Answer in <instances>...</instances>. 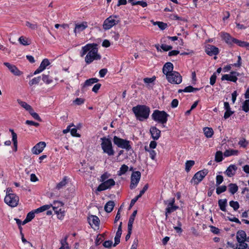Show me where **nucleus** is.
<instances>
[{"label": "nucleus", "instance_id": "6ab92c4d", "mask_svg": "<svg viewBox=\"0 0 249 249\" xmlns=\"http://www.w3.org/2000/svg\"><path fill=\"white\" fill-rule=\"evenodd\" d=\"M237 169V167H236V165H231L228 167L225 173L228 177H231L233 176V175H234Z\"/></svg>", "mask_w": 249, "mask_h": 249}, {"label": "nucleus", "instance_id": "09e8293b", "mask_svg": "<svg viewBox=\"0 0 249 249\" xmlns=\"http://www.w3.org/2000/svg\"><path fill=\"white\" fill-rule=\"evenodd\" d=\"M26 26L32 30H36L37 28V25L36 23H32L29 21L26 22Z\"/></svg>", "mask_w": 249, "mask_h": 249}, {"label": "nucleus", "instance_id": "052dcab7", "mask_svg": "<svg viewBox=\"0 0 249 249\" xmlns=\"http://www.w3.org/2000/svg\"><path fill=\"white\" fill-rule=\"evenodd\" d=\"M140 5L142 7H146L147 5V4L146 2L142 1H136L135 2H132V5Z\"/></svg>", "mask_w": 249, "mask_h": 249}, {"label": "nucleus", "instance_id": "58836bf2", "mask_svg": "<svg viewBox=\"0 0 249 249\" xmlns=\"http://www.w3.org/2000/svg\"><path fill=\"white\" fill-rule=\"evenodd\" d=\"M41 80V76H38L36 77H35L30 80L29 82V84L30 86H32L34 85H36L39 83Z\"/></svg>", "mask_w": 249, "mask_h": 249}, {"label": "nucleus", "instance_id": "c85d7f7f", "mask_svg": "<svg viewBox=\"0 0 249 249\" xmlns=\"http://www.w3.org/2000/svg\"><path fill=\"white\" fill-rule=\"evenodd\" d=\"M17 101H18V103L22 107L24 108L26 110L29 111H30L32 109V107L30 105H29V104H28L27 103H26L25 102L19 100H18Z\"/></svg>", "mask_w": 249, "mask_h": 249}, {"label": "nucleus", "instance_id": "412c9836", "mask_svg": "<svg viewBox=\"0 0 249 249\" xmlns=\"http://www.w3.org/2000/svg\"><path fill=\"white\" fill-rule=\"evenodd\" d=\"M222 38L225 40L227 43H235V40L236 39L232 38L229 34L223 33L221 35Z\"/></svg>", "mask_w": 249, "mask_h": 249}, {"label": "nucleus", "instance_id": "49530a36", "mask_svg": "<svg viewBox=\"0 0 249 249\" xmlns=\"http://www.w3.org/2000/svg\"><path fill=\"white\" fill-rule=\"evenodd\" d=\"M238 243V245H237L236 249H246L248 247V245L245 241H241Z\"/></svg>", "mask_w": 249, "mask_h": 249}, {"label": "nucleus", "instance_id": "5701e85b", "mask_svg": "<svg viewBox=\"0 0 249 249\" xmlns=\"http://www.w3.org/2000/svg\"><path fill=\"white\" fill-rule=\"evenodd\" d=\"M115 204L114 201H108L105 206V210L107 213H110L114 207Z\"/></svg>", "mask_w": 249, "mask_h": 249}, {"label": "nucleus", "instance_id": "4468645a", "mask_svg": "<svg viewBox=\"0 0 249 249\" xmlns=\"http://www.w3.org/2000/svg\"><path fill=\"white\" fill-rule=\"evenodd\" d=\"M151 137L154 140H158L160 136L161 131L156 126H151L149 130Z\"/></svg>", "mask_w": 249, "mask_h": 249}, {"label": "nucleus", "instance_id": "680f3d73", "mask_svg": "<svg viewBox=\"0 0 249 249\" xmlns=\"http://www.w3.org/2000/svg\"><path fill=\"white\" fill-rule=\"evenodd\" d=\"M85 100L81 98H77L73 101V103L77 105H82L84 103Z\"/></svg>", "mask_w": 249, "mask_h": 249}, {"label": "nucleus", "instance_id": "ea45409f", "mask_svg": "<svg viewBox=\"0 0 249 249\" xmlns=\"http://www.w3.org/2000/svg\"><path fill=\"white\" fill-rule=\"evenodd\" d=\"M223 160V154L220 151L216 152L215 156V160L216 162H220Z\"/></svg>", "mask_w": 249, "mask_h": 249}, {"label": "nucleus", "instance_id": "6e6552de", "mask_svg": "<svg viewBox=\"0 0 249 249\" xmlns=\"http://www.w3.org/2000/svg\"><path fill=\"white\" fill-rule=\"evenodd\" d=\"M19 198L16 194L6 195L4 202L11 207H16L18 203Z\"/></svg>", "mask_w": 249, "mask_h": 249}, {"label": "nucleus", "instance_id": "2eb2a0df", "mask_svg": "<svg viewBox=\"0 0 249 249\" xmlns=\"http://www.w3.org/2000/svg\"><path fill=\"white\" fill-rule=\"evenodd\" d=\"M88 221L89 225L92 228L98 227L99 225L100 220L95 215H91L89 216L88 217Z\"/></svg>", "mask_w": 249, "mask_h": 249}, {"label": "nucleus", "instance_id": "1a4fd4ad", "mask_svg": "<svg viewBox=\"0 0 249 249\" xmlns=\"http://www.w3.org/2000/svg\"><path fill=\"white\" fill-rule=\"evenodd\" d=\"M115 182L113 179L109 178L105 181L103 183H101L98 187L97 191L101 192L102 191L106 190L108 189H110L111 187L114 186Z\"/></svg>", "mask_w": 249, "mask_h": 249}, {"label": "nucleus", "instance_id": "f704fd0d", "mask_svg": "<svg viewBox=\"0 0 249 249\" xmlns=\"http://www.w3.org/2000/svg\"><path fill=\"white\" fill-rule=\"evenodd\" d=\"M128 167L125 164H123V165H122L120 169V170L118 171V175L122 176L124 174L128 171Z\"/></svg>", "mask_w": 249, "mask_h": 249}, {"label": "nucleus", "instance_id": "2f4dec72", "mask_svg": "<svg viewBox=\"0 0 249 249\" xmlns=\"http://www.w3.org/2000/svg\"><path fill=\"white\" fill-rule=\"evenodd\" d=\"M137 211L136 210V211H134L133 212L132 214L131 215V216L129 218V221H128V227H131V228L133 227V222L134 221L135 217L137 214Z\"/></svg>", "mask_w": 249, "mask_h": 249}, {"label": "nucleus", "instance_id": "423d86ee", "mask_svg": "<svg viewBox=\"0 0 249 249\" xmlns=\"http://www.w3.org/2000/svg\"><path fill=\"white\" fill-rule=\"evenodd\" d=\"M168 81L172 84H179L182 82V76L177 71H174L166 76Z\"/></svg>", "mask_w": 249, "mask_h": 249}, {"label": "nucleus", "instance_id": "c756f323", "mask_svg": "<svg viewBox=\"0 0 249 249\" xmlns=\"http://www.w3.org/2000/svg\"><path fill=\"white\" fill-rule=\"evenodd\" d=\"M10 71L15 76H20L22 74V72L20 71L14 65L12 67V68L11 69Z\"/></svg>", "mask_w": 249, "mask_h": 249}, {"label": "nucleus", "instance_id": "9b49d317", "mask_svg": "<svg viewBox=\"0 0 249 249\" xmlns=\"http://www.w3.org/2000/svg\"><path fill=\"white\" fill-rule=\"evenodd\" d=\"M118 21L116 20L114 17L112 16H110L108 18L105 19L104 22L103 27V28L107 30H109L111 28H112L113 26L118 24Z\"/></svg>", "mask_w": 249, "mask_h": 249}, {"label": "nucleus", "instance_id": "bf43d9fd", "mask_svg": "<svg viewBox=\"0 0 249 249\" xmlns=\"http://www.w3.org/2000/svg\"><path fill=\"white\" fill-rule=\"evenodd\" d=\"M223 181V177L221 175H217L216 178V185L219 186Z\"/></svg>", "mask_w": 249, "mask_h": 249}, {"label": "nucleus", "instance_id": "ddd939ff", "mask_svg": "<svg viewBox=\"0 0 249 249\" xmlns=\"http://www.w3.org/2000/svg\"><path fill=\"white\" fill-rule=\"evenodd\" d=\"M205 52L208 55L213 56L219 53V50L218 48L213 45H208L205 49Z\"/></svg>", "mask_w": 249, "mask_h": 249}, {"label": "nucleus", "instance_id": "8fccbe9b", "mask_svg": "<svg viewBox=\"0 0 249 249\" xmlns=\"http://www.w3.org/2000/svg\"><path fill=\"white\" fill-rule=\"evenodd\" d=\"M192 89H193V87L191 86H189L187 87H186L183 89H179L178 90V93H181L182 92H192Z\"/></svg>", "mask_w": 249, "mask_h": 249}, {"label": "nucleus", "instance_id": "7c9ffc66", "mask_svg": "<svg viewBox=\"0 0 249 249\" xmlns=\"http://www.w3.org/2000/svg\"><path fill=\"white\" fill-rule=\"evenodd\" d=\"M51 207V205H45L39 207V208L36 209L34 211L36 213H38L49 209Z\"/></svg>", "mask_w": 249, "mask_h": 249}, {"label": "nucleus", "instance_id": "13d9d810", "mask_svg": "<svg viewBox=\"0 0 249 249\" xmlns=\"http://www.w3.org/2000/svg\"><path fill=\"white\" fill-rule=\"evenodd\" d=\"M156 79V77L153 76L151 78H145L143 79V81L145 83L149 84L153 83Z\"/></svg>", "mask_w": 249, "mask_h": 249}, {"label": "nucleus", "instance_id": "f3484780", "mask_svg": "<svg viewBox=\"0 0 249 249\" xmlns=\"http://www.w3.org/2000/svg\"><path fill=\"white\" fill-rule=\"evenodd\" d=\"M173 65L172 63H166L162 69L163 73L166 75V76H167L168 74H170L174 71H173Z\"/></svg>", "mask_w": 249, "mask_h": 249}, {"label": "nucleus", "instance_id": "774afa93", "mask_svg": "<svg viewBox=\"0 0 249 249\" xmlns=\"http://www.w3.org/2000/svg\"><path fill=\"white\" fill-rule=\"evenodd\" d=\"M161 48L164 51H168L172 49V47L166 44H162L160 46Z\"/></svg>", "mask_w": 249, "mask_h": 249}, {"label": "nucleus", "instance_id": "aec40b11", "mask_svg": "<svg viewBox=\"0 0 249 249\" xmlns=\"http://www.w3.org/2000/svg\"><path fill=\"white\" fill-rule=\"evenodd\" d=\"M246 233L245 231L240 230L237 232L236 239L238 242L246 241Z\"/></svg>", "mask_w": 249, "mask_h": 249}, {"label": "nucleus", "instance_id": "37998d69", "mask_svg": "<svg viewBox=\"0 0 249 249\" xmlns=\"http://www.w3.org/2000/svg\"><path fill=\"white\" fill-rule=\"evenodd\" d=\"M110 174L108 173L107 172H105L100 177L99 179V181L103 183L105 181H106L107 179H108L109 177H110Z\"/></svg>", "mask_w": 249, "mask_h": 249}, {"label": "nucleus", "instance_id": "393cba45", "mask_svg": "<svg viewBox=\"0 0 249 249\" xmlns=\"http://www.w3.org/2000/svg\"><path fill=\"white\" fill-rule=\"evenodd\" d=\"M228 187L230 193L232 195H234L235 193L237 192L238 190V186L234 183L229 184L228 185Z\"/></svg>", "mask_w": 249, "mask_h": 249}, {"label": "nucleus", "instance_id": "4d7b16f0", "mask_svg": "<svg viewBox=\"0 0 249 249\" xmlns=\"http://www.w3.org/2000/svg\"><path fill=\"white\" fill-rule=\"evenodd\" d=\"M35 211H31L29 212L26 218L29 221H31L35 216Z\"/></svg>", "mask_w": 249, "mask_h": 249}, {"label": "nucleus", "instance_id": "bb28decb", "mask_svg": "<svg viewBox=\"0 0 249 249\" xmlns=\"http://www.w3.org/2000/svg\"><path fill=\"white\" fill-rule=\"evenodd\" d=\"M154 25H158L159 28L162 30H164L167 27V24L165 23L160 21H154L153 20L151 21Z\"/></svg>", "mask_w": 249, "mask_h": 249}, {"label": "nucleus", "instance_id": "603ef678", "mask_svg": "<svg viewBox=\"0 0 249 249\" xmlns=\"http://www.w3.org/2000/svg\"><path fill=\"white\" fill-rule=\"evenodd\" d=\"M178 209V206H167V207L166 208V210H167V213H171Z\"/></svg>", "mask_w": 249, "mask_h": 249}, {"label": "nucleus", "instance_id": "cd10ccee", "mask_svg": "<svg viewBox=\"0 0 249 249\" xmlns=\"http://www.w3.org/2000/svg\"><path fill=\"white\" fill-rule=\"evenodd\" d=\"M203 131L205 136L207 138L212 137L213 134V129L210 127H206L204 128Z\"/></svg>", "mask_w": 249, "mask_h": 249}, {"label": "nucleus", "instance_id": "4c0bfd02", "mask_svg": "<svg viewBox=\"0 0 249 249\" xmlns=\"http://www.w3.org/2000/svg\"><path fill=\"white\" fill-rule=\"evenodd\" d=\"M194 164L195 161L194 160H187L185 163V170L189 172Z\"/></svg>", "mask_w": 249, "mask_h": 249}, {"label": "nucleus", "instance_id": "c03bdc74", "mask_svg": "<svg viewBox=\"0 0 249 249\" xmlns=\"http://www.w3.org/2000/svg\"><path fill=\"white\" fill-rule=\"evenodd\" d=\"M229 205L234 211L237 210L239 208V204L237 201H231L229 203Z\"/></svg>", "mask_w": 249, "mask_h": 249}, {"label": "nucleus", "instance_id": "69168bd1", "mask_svg": "<svg viewBox=\"0 0 249 249\" xmlns=\"http://www.w3.org/2000/svg\"><path fill=\"white\" fill-rule=\"evenodd\" d=\"M53 209L54 211V212L57 214L59 218H61V217L63 216V215L62 214V212L60 209L58 211L57 208L53 207Z\"/></svg>", "mask_w": 249, "mask_h": 249}, {"label": "nucleus", "instance_id": "dca6fc26", "mask_svg": "<svg viewBox=\"0 0 249 249\" xmlns=\"http://www.w3.org/2000/svg\"><path fill=\"white\" fill-rule=\"evenodd\" d=\"M50 64L48 59H44L41 62L39 67L35 71L34 74H36L44 71L46 67Z\"/></svg>", "mask_w": 249, "mask_h": 249}, {"label": "nucleus", "instance_id": "4be33fe9", "mask_svg": "<svg viewBox=\"0 0 249 249\" xmlns=\"http://www.w3.org/2000/svg\"><path fill=\"white\" fill-rule=\"evenodd\" d=\"M222 80L230 81L233 82H236L237 80V77L236 75H231L230 74H224L222 76Z\"/></svg>", "mask_w": 249, "mask_h": 249}, {"label": "nucleus", "instance_id": "3c124183", "mask_svg": "<svg viewBox=\"0 0 249 249\" xmlns=\"http://www.w3.org/2000/svg\"><path fill=\"white\" fill-rule=\"evenodd\" d=\"M18 41L20 44L24 46L28 45L30 44V43L28 42L27 38L24 37L23 36H20L18 39Z\"/></svg>", "mask_w": 249, "mask_h": 249}, {"label": "nucleus", "instance_id": "b1692460", "mask_svg": "<svg viewBox=\"0 0 249 249\" xmlns=\"http://www.w3.org/2000/svg\"><path fill=\"white\" fill-rule=\"evenodd\" d=\"M218 205L219 206L220 209L223 211L226 212V207L227 205V200L226 199H219L218 201Z\"/></svg>", "mask_w": 249, "mask_h": 249}, {"label": "nucleus", "instance_id": "72a5a7b5", "mask_svg": "<svg viewBox=\"0 0 249 249\" xmlns=\"http://www.w3.org/2000/svg\"><path fill=\"white\" fill-rule=\"evenodd\" d=\"M68 236H66L64 240L61 241V246L59 249H69L68 244L67 242Z\"/></svg>", "mask_w": 249, "mask_h": 249}, {"label": "nucleus", "instance_id": "e2e57ef3", "mask_svg": "<svg viewBox=\"0 0 249 249\" xmlns=\"http://www.w3.org/2000/svg\"><path fill=\"white\" fill-rule=\"evenodd\" d=\"M112 241L111 240L106 241L103 243V246L106 248H109L112 245Z\"/></svg>", "mask_w": 249, "mask_h": 249}, {"label": "nucleus", "instance_id": "f03ea898", "mask_svg": "<svg viewBox=\"0 0 249 249\" xmlns=\"http://www.w3.org/2000/svg\"><path fill=\"white\" fill-rule=\"evenodd\" d=\"M136 118L140 121L146 120L149 116L150 108L145 105H137L132 108Z\"/></svg>", "mask_w": 249, "mask_h": 249}, {"label": "nucleus", "instance_id": "39448f33", "mask_svg": "<svg viewBox=\"0 0 249 249\" xmlns=\"http://www.w3.org/2000/svg\"><path fill=\"white\" fill-rule=\"evenodd\" d=\"M113 142L114 144L118 147L126 149L128 151L131 149L130 142L127 140L121 139L116 136H114Z\"/></svg>", "mask_w": 249, "mask_h": 249}, {"label": "nucleus", "instance_id": "0e129e2a", "mask_svg": "<svg viewBox=\"0 0 249 249\" xmlns=\"http://www.w3.org/2000/svg\"><path fill=\"white\" fill-rule=\"evenodd\" d=\"M216 75L215 73H214L210 77V84L211 85H213L216 81Z\"/></svg>", "mask_w": 249, "mask_h": 249}, {"label": "nucleus", "instance_id": "f257e3e1", "mask_svg": "<svg viewBox=\"0 0 249 249\" xmlns=\"http://www.w3.org/2000/svg\"><path fill=\"white\" fill-rule=\"evenodd\" d=\"M98 45L96 43H89L82 47L80 56H84L86 54L85 61L87 64L91 63L94 60H99L101 58L98 53Z\"/></svg>", "mask_w": 249, "mask_h": 249}, {"label": "nucleus", "instance_id": "6e6d98bb", "mask_svg": "<svg viewBox=\"0 0 249 249\" xmlns=\"http://www.w3.org/2000/svg\"><path fill=\"white\" fill-rule=\"evenodd\" d=\"M145 150L149 152L150 156L151 159L154 160L156 156V153L154 150H149L147 149V147H145Z\"/></svg>", "mask_w": 249, "mask_h": 249}, {"label": "nucleus", "instance_id": "a18cd8bd", "mask_svg": "<svg viewBox=\"0 0 249 249\" xmlns=\"http://www.w3.org/2000/svg\"><path fill=\"white\" fill-rule=\"evenodd\" d=\"M29 112L35 119L40 122L41 121V119L40 117L39 116L38 114L35 112L33 108L30 111H29Z\"/></svg>", "mask_w": 249, "mask_h": 249}, {"label": "nucleus", "instance_id": "f8f14e48", "mask_svg": "<svg viewBox=\"0 0 249 249\" xmlns=\"http://www.w3.org/2000/svg\"><path fill=\"white\" fill-rule=\"evenodd\" d=\"M45 146L46 143L44 142H40L33 147L32 152L34 154H39L42 152Z\"/></svg>", "mask_w": 249, "mask_h": 249}, {"label": "nucleus", "instance_id": "864d4df0", "mask_svg": "<svg viewBox=\"0 0 249 249\" xmlns=\"http://www.w3.org/2000/svg\"><path fill=\"white\" fill-rule=\"evenodd\" d=\"M235 43L237 44L240 47H246L249 43L245 41H239L237 39H236L235 40Z\"/></svg>", "mask_w": 249, "mask_h": 249}, {"label": "nucleus", "instance_id": "a878e982", "mask_svg": "<svg viewBox=\"0 0 249 249\" xmlns=\"http://www.w3.org/2000/svg\"><path fill=\"white\" fill-rule=\"evenodd\" d=\"M68 183V178L67 177H64L62 180L59 182L56 186V189L60 190L63 188Z\"/></svg>", "mask_w": 249, "mask_h": 249}, {"label": "nucleus", "instance_id": "473e14b6", "mask_svg": "<svg viewBox=\"0 0 249 249\" xmlns=\"http://www.w3.org/2000/svg\"><path fill=\"white\" fill-rule=\"evenodd\" d=\"M238 153V150L230 149L227 150L224 153V155L225 157H229L231 155H236Z\"/></svg>", "mask_w": 249, "mask_h": 249}, {"label": "nucleus", "instance_id": "5fc2aeb1", "mask_svg": "<svg viewBox=\"0 0 249 249\" xmlns=\"http://www.w3.org/2000/svg\"><path fill=\"white\" fill-rule=\"evenodd\" d=\"M238 144L243 147H246L248 144V142L245 138H242L238 142Z\"/></svg>", "mask_w": 249, "mask_h": 249}, {"label": "nucleus", "instance_id": "79ce46f5", "mask_svg": "<svg viewBox=\"0 0 249 249\" xmlns=\"http://www.w3.org/2000/svg\"><path fill=\"white\" fill-rule=\"evenodd\" d=\"M226 190L227 186L225 185L218 186L216 190V193L217 195H220V194L225 192Z\"/></svg>", "mask_w": 249, "mask_h": 249}, {"label": "nucleus", "instance_id": "338daca9", "mask_svg": "<svg viewBox=\"0 0 249 249\" xmlns=\"http://www.w3.org/2000/svg\"><path fill=\"white\" fill-rule=\"evenodd\" d=\"M107 72V69H102L99 71V75L100 77H104Z\"/></svg>", "mask_w": 249, "mask_h": 249}, {"label": "nucleus", "instance_id": "7ed1b4c3", "mask_svg": "<svg viewBox=\"0 0 249 249\" xmlns=\"http://www.w3.org/2000/svg\"><path fill=\"white\" fill-rule=\"evenodd\" d=\"M169 115L164 111H160L159 110H155L152 115V119L158 123L161 124L164 126V124L167 122Z\"/></svg>", "mask_w": 249, "mask_h": 249}, {"label": "nucleus", "instance_id": "0eeeda50", "mask_svg": "<svg viewBox=\"0 0 249 249\" xmlns=\"http://www.w3.org/2000/svg\"><path fill=\"white\" fill-rule=\"evenodd\" d=\"M208 171L207 169L202 170L196 173L191 182L194 183V184L197 185L208 174Z\"/></svg>", "mask_w": 249, "mask_h": 249}, {"label": "nucleus", "instance_id": "a19ab883", "mask_svg": "<svg viewBox=\"0 0 249 249\" xmlns=\"http://www.w3.org/2000/svg\"><path fill=\"white\" fill-rule=\"evenodd\" d=\"M242 109L246 112L249 111V99H247L243 102Z\"/></svg>", "mask_w": 249, "mask_h": 249}, {"label": "nucleus", "instance_id": "a211bd4d", "mask_svg": "<svg viewBox=\"0 0 249 249\" xmlns=\"http://www.w3.org/2000/svg\"><path fill=\"white\" fill-rule=\"evenodd\" d=\"M88 27L87 22H85L82 23H77L75 24V28L74 30V32L76 36L77 33H79L81 32L84 31Z\"/></svg>", "mask_w": 249, "mask_h": 249}, {"label": "nucleus", "instance_id": "20e7f679", "mask_svg": "<svg viewBox=\"0 0 249 249\" xmlns=\"http://www.w3.org/2000/svg\"><path fill=\"white\" fill-rule=\"evenodd\" d=\"M101 140L102 141L101 146L104 153L108 156H113L115 151L113 149L111 140L105 137L101 138Z\"/></svg>", "mask_w": 249, "mask_h": 249}, {"label": "nucleus", "instance_id": "de8ad7c7", "mask_svg": "<svg viewBox=\"0 0 249 249\" xmlns=\"http://www.w3.org/2000/svg\"><path fill=\"white\" fill-rule=\"evenodd\" d=\"M42 79L47 84H49L52 82V80L49 78V75L43 74Z\"/></svg>", "mask_w": 249, "mask_h": 249}, {"label": "nucleus", "instance_id": "9d476101", "mask_svg": "<svg viewBox=\"0 0 249 249\" xmlns=\"http://www.w3.org/2000/svg\"><path fill=\"white\" fill-rule=\"evenodd\" d=\"M141 177L140 171L133 172L131 176V183L130 188L131 189L135 188L138 184Z\"/></svg>", "mask_w": 249, "mask_h": 249}, {"label": "nucleus", "instance_id": "c9c22d12", "mask_svg": "<svg viewBox=\"0 0 249 249\" xmlns=\"http://www.w3.org/2000/svg\"><path fill=\"white\" fill-rule=\"evenodd\" d=\"M98 81L99 80L96 78H92L88 79L85 81L84 86H91L92 84L97 83Z\"/></svg>", "mask_w": 249, "mask_h": 249}, {"label": "nucleus", "instance_id": "e433bc0d", "mask_svg": "<svg viewBox=\"0 0 249 249\" xmlns=\"http://www.w3.org/2000/svg\"><path fill=\"white\" fill-rule=\"evenodd\" d=\"M12 135V141L13 142L14 146V151L16 152L18 149V141H17V135L16 133H13Z\"/></svg>", "mask_w": 249, "mask_h": 249}]
</instances>
